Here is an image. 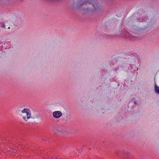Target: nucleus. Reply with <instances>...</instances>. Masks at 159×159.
I'll return each mask as SVG.
<instances>
[{"label": "nucleus", "instance_id": "f03ea898", "mask_svg": "<svg viewBox=\"0 0 159 159\" xmlns=\"http://www.w3.org/2000/svg\"><path fill=\"white\" fill-rule=\"evenodd\" d=\"M84 4L89 5L94 7V4H96V3L93 2L92 0H85L84 3L82 5H83Z\"/></svg>", "mask_w": 159, "mask_h": 159}, {"label": "nucleus", "instance_id": "0eeeda50", "mask_svg": "<svg viewBox=\"0 0 159 159\" xmlns=\"http://www.w3.org/2000/svg\"><path fill=\"white\" fill-rule=\"evenodd\" d=\"M56 159H58V158H56Z\"/></svg>", "mask_w": 159, "mask_h": 159}, {"label": "nucleus", "instance_id": "423d86ee", "mask_svg": "<svg viewBox=\"0 0 159 159\" xmlns=\"http://www.w3.org/2000/svg\"><path fill=\"white\" fill-rule=\"evenodd\" d=\"M3 27L4 28L5 27V25H3Z\"/></svg>", "mask_w": 159, "mask_h": 159}, {"label": "nucleus", "instance_id": "20e7f679", "mask_svg": "<svg viewBox=\"0 0 159 159\" xmlns=\"http://www.w3.org/2000/svg\"><path fill=\"white\" fill-rule=\"evenodd\" d=\"M62 115V113L60 111H55L53 113V116L56 118H60Z\"/></svg>", "mask_w": 159, "mask_h": 159}, {"label": "nucleus", "instance_id": "39448f33", "mask_svg": "<svg viewBox=\"0 0 159 159\" xmlns=\"http://www.w3.org/2000/svg\"><path fill=\"white\" fill-rule=\"evenodd\" d=\"M154 90L155 92L159 94V87L155 84L154 85Z\"/></svg>", "mask_w": 159, "mask_h": 159}, {"label": "nucleus", "instance_id": "f257e3e1", "mask_svg": "<svg viewBox=\"0 0 159 159\" xmlns=\"http://www.w3.org/2000/svg\"><path fill=\"white\" fill-rule=\"evenodd\" d=\"M22 112L23 113H26V116L25 115H23V118L25 121H27V120L29 119L31 116V111L28 108H24L22 111Z\"/></svg>", "mask_w": 159, "mask_h": 159}, {"label": "nucleus", "instance_id": "7ed1b4c3", "mask_svg": "<svg viewBox=\"0 0 159 159\" xmlns=\"http://www.w3.org/2000/svg\"><path fill=\"white\" fill-rule=\"evenodd\" d=\"M52 129L55 132L59 133L62 131L61 127L59 125H56L52 127Z\"/></svg>", "mask_w": 159, "mask_h": 159}]
</instances>
